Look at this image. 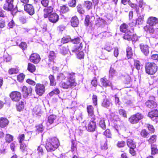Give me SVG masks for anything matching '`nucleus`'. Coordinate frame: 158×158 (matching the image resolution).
<instances>
[{
  "mask_svg": "<svg viewBox=\"0 0 158 158\" xmlns=\"http://www.w3.org/2000/svg\"><path fill=\"white\" fill-rule=\"evenodd\" d=\"M57 77L59 78L66 80L65 82H61L60 84V87L64 89L73 88L76 85L75 73H65L64 74H60Z\"/></svg>",
  "mask_w": 158,
  "mask_h": 158,
  "instance_id": "1",
  "label": "nucleus"
},
{
  "mask_svg": "<svg viewBox=\"0 0 158 158\" xmlns=\"http://www.w3.org/2000/svg\"><path fill=\"white\" fill-rule=\"evenodd\" d=\"M147 23L150 26H145L144 30L150 33L154 38H158V19L154 17H150L148 18Z\"/></svg>",
  "mask_w": 158,
  "mask_h": 158,
  "instance_id": "2",
  "label": "nucleus"
},
{
  "mask_svg": "<svg viewBox=\"0 0 158 158\" xmlns=\"http://www.w3.org/2000/svg\"><path fill=\"white\" fill-rule=\"evenodd\" d=\"M59 144L58 139L56 138H53L47 140L45 148L48 152H53L58 147Z\"/></svg>",
  "mask_w": 158,
  "mask_h": 158,
  "instance_id": "3",
  "label": "nucleus"
},
{
  "mask_svg": "<svg viewBox=\"0 0 158 158\" xmlns=\"http://www.w3.org/2000/svg\"><path fill=\"white\" fill-rule=\"evenodd\" d=\"M157 70V67L154 63H148L145 66L146 72L148 74L153 75L155 74Z\"/></svg>",
  "mask_w": 158,
  "mask_h": 158,
  "instance_id": "4",
  "label": "nucleus"
},
{
  "mask_svg": "<svg viewBox=\"0 0 158 158\" xmlns=\"http://www.w3.org/2000/svg\"><path fill=\"white\" fill-rule=\"evenodd\" d=\"M143 116L141 113H138L131 115L129 118L130 123L133 124L137 123L139 120L143 119Z\"/></svg>",
  "mask_w": 158,
  "mask_h": 158,
  "instance_id": "5",
  "label": "nucleus"
},
{
  "mask_svg": "<svg viewBox=\"0 0 158 158\" xmlns=\"http://www.w3.org/2000/svg\"><path fill=\"white\" fill-rule=\"evenodd\" d=\"M59 122L58 118L56 115L52 114L48 117L47 124H52L53 126H56Z\"/></svg>",
  "mask_w": 158,
  "mask_h": 158,
  "instance_id": "6",
  "label": "nucleus"
},
{
  "mask_svg": "<svg viewBox=\"0 0 158 158\" xmlns=\"http://www.w3.org/2000/svg\"><path fill=\"white\" fill-rule=\"evenodd\" d=\"M95 119L91 118V120L89 122L87 126H86L87 130L89 131L93 132L96 128V124L95 121Z\"/></svg>",
  "mask_w": 158,
  "mask_h": 158,
  "instance_id": "7",
  "label": "nucleus"
},
{
  "mask_svg": "<svg viewBox=\"0 0 158 158\" xmlns=\"http://www.w3.org/2000/svg\"><path fill=\"white\" fill-rule=\"evenodd\" d=\"M14 0H6L3 6V9L6 10L11 11L14 8L13 3Z\"/></svg>",
  "mask_w": 158,
  "mask_h": 158,
  "instance_id": "8",
  "label": "nucleus"
},
{
  "mask_svg": "<svg viewBox=\"0 0 158 158\" xmlns=\"http://www.w3.org/2000/svg\"><path fill=\"white\" fill-rule=\"evenodd\" d=\"M45 90L44 85L40 84H37L35 87V91L36 93L40 96L44 93Z\"/></svg>",
  "mask_w": 158,
  "mask_h": 158,
  "instance_id": "9",
  "label": "nucleus"
},
{
  "mask_svg": "<svg viewBox=\"0 0 158 158\" xmlns=\"http://www.w3.org/2000/svg\"><path fill=\"white\" fill-rule=\"evenodd\" d=\"M21 95L20 92L14 91L10 94V97L13 101L18 102L21 99Z\"/></svg>",
  "mask_w": 158,
  "mask_h": 158,
  "instance_id": "10",
  "label": "nucleus"
},
{
  "mask_svg": "<svg viewBox=\"0 0 158 158\" xmlns=\"http://www.w3.org/2000/svg\"><path fill=\"white\" fill-rule=\"evenodd\" d=\"M24 10L29 15H32L35 13L33 6L31 4H27L24 6Z\"/></svg>",
  "mask_w": 158,
  "mask_h": 158,
  "instance_id": "11",
  "label": "nucleus"
},
{
  "mask_svg": "<svg viewBox=\"0 0 158 158\" xmlns=\"http://www.w3.org/2000/svg\"><path fill=\"white\" fill-rule=\"evenodd\" d=\"M30 60L35 64L38 63L40 60V56L37 53H34L32 54L30 58Z\"/></svg>",
  "mask_w": 158,
  "mask_h": 158,
  "instance_id": "12",
  "label": "nucleus"
},
{
  "mask_svg": "<svg viewBox=\"0 0 158 158\" xmlns=\"http://www.w3.org/2000/svg\"><path fill=\"white\" fill-rule=\"evenodd\" d=\"M143 11V8L140 9L139 10V13L137 14L138 15V18L136 19V23H138V25H140L142 24L143 22V20L144 17L145 15L144 14L142 13Z\"/></svg>",
  "mask_w": 158,
  "mask_h": 158,
  "instance_id": "13",
  "label": "nucleus"
},
{
  "mask_svg": "<svg viewBox=\"0 0 158 158\" xmlns=\"http://www.w3.org/2000/svg\"><path fill=\"white\" fill-rule=\"evenodd\" d=\"M22 92L23 96L25 97H27L31 93L32 89L31 87H27L25 86H23Z\"/></svg>",
  "mask_w": 158,
  "mask_h": 158,
  "instance_id": "14",
  "label": "nucleus"
},
{
  "mask_svg": "<svg viewBox=\"0 0 158 158\" xmlns=\"http://www.w3.org/2000/svg\"><path fill=\"white\" fill-rule=\"evenodd\" d=\"M48 19L50 22L55 23L58 20L59 16L56 13H53L49 15Z\"/></svg>",
  "mask_w": 158,
  "mask_h": 158,
  "instance_id": "15",
  "label": "nucleus"
},
{
  "mask_svg": "<svg viewBox=\"0 0 158 158\" xmlns=\"http://www.w3.org/2000/svg\"><path fill=\"white\" fill-rule=\"evenodd\" d=\"M53 8L52 6H49L45 8L44 10V16L45 18L48 17L53 11Z\"/></svg>",
  "mask_w": 158,
  "mask_h": 158,
  "instance_id": "16",
  "label": "nucleus"
},
{
  "mask_svg": "<svg viewBox=\"0 0 158 158\" xmlns=\"http://www.w3.org/2000/svg\"><path fill=\"white\" fill-rule=\"evenodd\" d=\"M100 82L102 85L104 87H107L110 86L112 89V84L106 78L104 77L100 79Z\"/></svg>",
  "mask_w": 158,
  "mask_h": 158,
  "instance_id": "17",
  "label": "nucleus"
},
{
  "mask_svg": "<svg viewBox=\"0 0 158 158\" xmlns=\"http://www.w3.org/2000/svg\"><path fill=\"white\" fill-rule=\"evenodd\" d=\"M140 47L142 52L146 56L148 55L149 53L148 46L147 45L141 44Z\"/></svg>",
  "mask_w": 158,
  "mask_h": 158,
  "instance_id": "18",
  "label": "nucleus"
},
{
  "mask_svg": "<svg viewBox=\"0 0 158 158\" xmlns=\"http://www.w3.org/2000/svg\"><path fill=\"white\" fill-rule=\"evenodd\" d=\"M146 106L149 108H155L157 106L156 103L153 100H148L145 103Z\"/></svg>",
  "mask_w": 158,
  "mask_h": 158,
  "instance_id": "19",
  "label": "nucleus"
},
{
  "mask_svg": "<svg viewBox=\"0 0 158 158\" xmlns=\"http://www.w3.org/2000/svg\"><path fill=\"white\" fill-rule=\"evenodd\" d=\"M8 120L6 118L2 117L0 118V127H6L8 125Z\"/></svg>",
  "mask_w": 158,
  "mask_h": 158,
  "instance_id": "20",
  "label": "nucleus"
},
{
  "mask_svg": "<svg viewBox=\"0 0 158 158\" xmlns=\"http://www.w3.org/2000/svg\"><path fill=\"white\" fill-rule=\"evenodd\" d=\"M127 143L128 147L130 148H136L135 142L131 139H127Z\"/></svg>",
  "mask_w": 158,
  "mask_h": 158,
  "instance_id": "21",
  "label": "nucleus"
},
{
  "mask_svg": "<svg viewBox=\"0 0 158 158\" xmlns=\"http://www.w3.org/2000/svg\"><path fill=\"white\" fill-rule=\"evenodd\" d=\"M99 126L103 130L106 129V125L105 122V119L103 118H101L99 119Z\"/></svg>",
  "mask_w": 158,
  "mask_h": 158,
  "instance_id": "22",
  "label": "nucleus"
},
{
  "mask_svg": "<svg viewBox=\"0 0 158 158\" xmlns=\"http://www.w3.org/2000/svg\"><path fill=\"white\" fill-rule=\"evenodd\" d=\"M71 26L74 27H77L79 23V21L77 18L76 16L72 18L71 20Z\"/></svg>",
  "mask_w": 158,
  "mask_h": 158,
  "instance_id": "23",
  "label": "nucleus"
},
{
  "mask_svg": "<svg viewBox=\"0 0 158 158\" xmlns=\"http://www.w3.org/2000/svg\"><path fill=\"white\" fill-rule=\"evenodd\" d=\"M106 21L104 20L100 17L97 18L95 21V24L98 26H101L102 25H104Z\"/></svg>",
  "mask_w": 158,
  "mask_h": 158,
  "instance_id": "24",
  "label": "nucleus"
},
{
  "mask_svg": "<svg viewBox=\"0 0 158 158\" xmlns=\"http://www.w3.org/2000/svg\"><path fill=\"white\" fill-rule=\"evenodd\" d=\"M87 109L89 115L90 116L91 118H94V108L91 105L88 106Z\"/></svg>",
  "mask_w": 158,
  "mask_h": 158,
  "instance_id": "25",
  "label": "nucleus"
},
{
  "mask_svg": "<svg viewBox=\"0 0 158 158\" xmlns=\"http://www.w3.org/2000/svg\"><path fill=\"white\" fill-rule=\"evenodd\" d=\"M151 154L152 155H154L158 152V149H157V146L155 144H152L151 145Z\"/></svg>",
  "mask_w": 158,
  "mask_h": 158,
  "instance_id": "26",
  "label": "nucleus"
},
{
  "mask_svg": "<svg viewBox=\"0 0 158 158\" xmlns=\"http://www.w3.org/2000/svg\"><path fill=\"white\" fill-rule=\"evenodd\" d=\"M148 116L150 118L158 117V110H154L151 111L149 112Z\"/></svg>",
  "mask_w": 158,
  "mask_h": 158,
  "instance_id": "27",
  "label": "nucleus"
},
{
  "mask_svg": "<svg viewBox=\"0 0 158 158\" xmlns=\"http://www.w3.org/2000/svg\"><path fill=\"white\" fill-rule=\"evenodd\" d=\"M125 33L123 36L124 39L129 41L131 40L132 33L130 31H127Z\"/></svg>",
  "mask_w": 158,
  "mask_h": 158,
  "instance_id": "28",
  "label": "nucleus"
},
{
  "mask_svg": "<svg viewBox=\"0 0 158 158\" xmlns=\"http://www.w3.org/2000/svg\"><path fill=\"white\" fill-rule=\"evenodd\" d=\"M112 105L111 102L107 99H104L102 103V106L106 108H109Z\"/></svg>",
  "mask_w": 158,
  "mask_h": 158,
  "instance_id": "29",
  "label": "nucleus"
},
{
  "mask_svg": "<svg viewBox=\"0 0 158 158\" xmlns=\"http://www.w3.org/2000/svg\"><path fill=\"white\" fill-rule=\"evenodd\" d=\"M105 30H102V31H103L99 34L98 35V36L101 39H103L105 38L106 35H107V34L108 33V32H107V27H106V26H105Z\"/></svg>",
  "mask_w": 158,
  "mask_h": 158,
  "instance_id": "30",
  "label": "nucleus"
},
{
  "mask_svg": "<svg viewBox=\"0 0 158 158\" xmlns=\"http://www.w3.org/2000/svg\"><path fill=\"white\" fill-rule=\"evenodd\" d=\"M126 52L127 58H131L133 54L131 48L129 47H127L126 49Z\"/></svg>",
  "mask_w": 158,
  "mask_h": 158,
  "instance_id": "31",
  "label": "nucleus"
},
{
  "mask_svg": "<svg viewBox=\"0 0 158 158\" xmlns=\"http://www.w3.org/2000/svg\"><path fill=\"white\" fill-rule=\"evenodd\" d=\"M68 48V46H61L60 48L61 53L63 55L67 54L69 50Z\"/></svg>",
  "mask_w": 158,
  "mask_h": 158,
  "instance_id": "32",
  "label": "nucleus"
},
{
  "mask_svg": "<svg viewBox=\"0 0 158 158\" xmlns=\"http://www.w3.org/2000/svg\"><path fill=\"white\" fill-rule=\"evenodd\" d=\"M117 75V73L113 68L111 67L109 71V77L112 78L113 77Z\"/></svg>",
  "mask_w": 158,
  "mask_h": 158,
  "instance_id": "33",
  "label": "nucleus"
},
{
  "mask_svg": "<svg viewBox=\"0 0 158 158\" xmlns=\"http://www.w3.org/2000/svg\"><path fill=\"white\" fill-rule=\"evenodd\" d=\"M49 78L50 81V85L51 86L55 85L56 82L54 76L52 75H50L49 76Z\"/></svg>",
  "mask_w": 158,
  "mask_h": 158,
  "instance_id": "34",
  "label": "nucleus"
},
{
  "mask_svg": "<svg viewBox=\"0 0 158 158\" xmlns=\"http://www.w3.org/2000/svg\"><path fill=\"white\" fill-rule=\"evenodd\" d=\"M128 27L125 23H123L120 26V30L121 32H126L127 31V28Z\"/></svg>",
  "mask_w": 158,
  "mask_h": 158,
  "instance_id": "35",
  "label": "nucleus"
},
{
  "mask_svg": "<svg viewBox=\"0 0 158 158\" xmlns=\"http://www.w3.org/2000/svg\"><path fill=\"white\" fill-rule=\"evenodd\" d=\"M28 70L31 73H33L34 72L35 70V65L30 63H29L28 64Z\"/></svg>",
  "mask_w": 158,
  "mask_h": 158,
  "instance_id": "36",
  "label": "nucleus"
},
{
  "mask_svg": "<svg viewBox=\"0 0 158 158\" xmlns=\"http://www.w3.org/2000/svg\"><path fill=\"white\" fill-rule=\"evenodd\" d=\"M20 149L22 152L25 153L27 151V147L25 144L21 143H20Z\"/></svg>",
  "mask_w": 158,
  "mask_h": 158,
  "instance_id": "37",
  "label": "nucleus"
},
{
  "mask_svg": "<svg viewBox=\"0 0 158 158\" xmlns=\"http://www.w3.org/2000/svg\"><path fill=\"white\" fill-rule=\"evenodd\" d=\"M84 6L88 10H89L92 7V3L89 1L85 2Z\"/></svg>",
  "mask_w": 158,
  "mask_h": 158,
  "instance_id": "38",
  "label": "nucleus"
},
{
  "mask_svg": "<svg viewBox=\"0 0 158 158\" xmlns=\"http://www.w3.org/2000/svg\"><path fill=\"white\" fill-rule=\"evenodd\" d=\"M13 136L9 134H7L5 137V140L6 142L10 143L13 140Z\"/></svg>",
  "mask_w": 158,
  "mask_h": 158,
  "instance_id": "39",
  "label": "nucleus"
},
{
  "mask_svg": "<svg viewBox=\"0 0 158 158\" xmlns=\"http://www.w3.org/2000/svg\"><path fill=\"white\" fill-rule=\"evenodd\" d=\"M60 11L63 13H65L67 12L69 10L68 7L66 5H64L60 6Z\"/></svg>",
  "mask_w": 158,
  "mask_h": 158,
  "instance_id": "40",
  "label": "nucleus"
},
{
  "mask_svg": "<svg viewBox=\"0 0 158 158\" xmlns=\"http://www.w3.org/2000/svg\"><path fill=\"white\" fill-rule=\"evenodd\" d=\"M140 135L142 137L144 138L147 137L149 136V133L145 129L142 130L140 133Z\"/></svg>",
  "mask_w": 158,
  "mask_h": 158,
  "instance_id": "41",
  "label": "nucleus"
},
{
  "mask_svg": "<svg viewBox=\"0 0 158 158\" xmlns=\"http://www.w3.org/2000/svg\"><path fill=\"white\" fill-rule=\"evenodd\" d=\"M19 71L16 68H11L8 70V73L10 74H13L17 73Z\"/></svg>",
  "mask_w": 158,
  "mask_h": 158,
  "instance_id": "42",
  "label": "nucleus"
},
{
  "mask_svg": "<svg viewBox=\"0 0 158 158\" xmlns=\"http://www.w3.org/2000/svg\"><path fill=\"white\" fill-rule=\"evenodd\" d=\"M60 92V91L59 89L57 88H56L54 89L52 91L50 92L49 93V95L50 96H52L54 94H59Z\"/></svg>",
  "mask_w": 158,
  "mask_h": 158,
  "instance_id": "43",
  "label": "nucleus"
},
{
  "mask_svg": "<svg viewBox=\"0 0 158 158\" xmlns=\"http://www.w3.org/2000/svg\"><path fill=\"white\" fill-rule=\"evenodd\" d=\"M77 11L80 14H83L85 13V10L82 7L81 4H79L77 6Z\"/></svg>",
  "mask_w": 158,
  "mask_h": 158,
  "instance_id": "44",
  "label": "nucleus"
},
{
  "mask_svg": "<svg viewBox=\"0 0 158 158\" xmlns=\"http://www.w3.org/2000/svg\"><path fill=\"white\" fill-rule=\"evenodd\" d=\"M49 60L50 61L53 60L55 57V56L54 52L53 51H51L50 52L48 56Z\"/></svg>",
  "mask_w": 158,
  "mask_h": 158,
  "instance_id": "45",
  "label": "nucleus"
},
{
  "mask_svg": "<svg viewBox=\"0 0 158 158\" xmlns=\"http://www.w3.org/2000/svg\"><path fill=\"white\" fill-rule=\"evenodd\" d=\"M156 52L153 51L151 52L152 55L151 58L152 59L155 60H158V54L156 53Z\"/></svg>",
  "mask_w": 158,
  "mask_h": 158,
  "instance_id": "46",
  "label": "nucleus"
},
{
  "mask_svg": "<svg viewBox=\"0 0 158 158\" xmlns=\"http://www.w3.org/2000/svg\"><path fill=\"white\" fill-rule=\"evenodd\" d=\"M134 65L137 70H139L140 69V63L139 60H135Z\"/></svg>",
  "mask_w": 158,
  "mask_h": 158,
  "instance_id": "47",
  "label": "nucleus"
},
{
  "mask_svg": "<svg viewBox=\"0 0 158 158\" xmlns=\"http://www.w3.org/2000/svg\"><path fill=\"white\" fill-rule=\"evenodd\" d=\"M146 126L147 127L148 130L152 133H154L155 129L153 126L149 124H146Z\"/></svg>",
  "mask_w": 158,
  "mask_h": 158,
  "instance_id": "48",
  "label": "nucleus"
},
{
  "mask_svg": "<svg viewBox=\"0 0 158 158\" xmlns=\"http://www.w3.org/2000/svg\"><path fill=\"white\" fill-rule=\"evenodd\" d=\"M156 136L155 135L152 136L148 140L149 143L152 144V143L155 142L156 141Z\"/></svg>",
  "mask_w": 158,
  "mask_h": 158,
  "instance_id": "49",
  "label": "nucleus"
},
{
  "mask_svg": "<svg viewBox=\"0 0 158 158\" xmlns=\"http://www.w3.org/2000/svg\"><path fill=\"white\" fill-rule=\"evenodd\" d=\"M119 114L122 116L124 117H127L126 112L125 110L123 109H120L119 110Z\"/></svg>",
  "mask_w": 158,
  "mask_h": 158,
  "instance_id": "50",
  "label": "nucleus"
},
{
  "mask_svg": "<svg viewBox=\"0 0 158 158\" xmlns=\"http://www.w3.org/2000/svg\"><path fill=\"white\" fill-rule=\"evenodd\" d=\"M36 127V131L38 132H42L43 131L44 127L42 124L37 126Z\"/></svg>",
  "mask_w": 158,
  "mask_h": 158,
  "instance_id": "51",
  "label": "nucleus"
},
{
  "mask_svg": "<svg viewBox=\"0 0 158 158\" xmlns=\"http://www.w3.org/2000/svg\"><path fill=\"white\" fill-rule=\"evenodd\" d=\"M76 0H70L69 2V6L71 7H74L76 5Z\"/></svg>",
  "mask_w": 158,
  "mask_h": 158,
  "instance_id": "52",
  "label": "nucleus"
},
{
  "mask_svg": "<svg viewBox=\"0 0 158 158\" xmlns=\"http://www.w3.org/2000/svg\"><path fill=\"white\" fill-rule=\"evenodd\" d=\"M104 135L106 137L110 138L111 137V134L109 129H106L103 133Z\"/></svg>",
  "mask_w": 158,
  "mask_h": 158,
  "instance_id": "53",
  "label": "nucleus"
},
{
  "mask_svg": "<svg viewBox=\"0 0 158 158\" xmlns=\"http://www.w3.org/2000/svg\"><path fill=\"white\" fill-rule=\"evenodd\" d=\"M17 109L18 111H20L24 108L23 103L21 102V104H18L16 105Z\"/></svg>",
  "mask_w": 158,
  "mask_h": 158,
  "instance_id": "54",
  "label": "nucleus"
},
{
  "mask_svg": "<svg viewBox=\"0 0 158 158\" xmlns=\"http://www.w3.org/2000/svg\"><path fill=\"white\" fill-rule=\"evenodd\" d=\"M25 77V75L23 73L20 74L17 76V80L19 82H21L23 81Z\"/></svg>",
  "mask_w": 158,
  "mask_h": 158,
  "instance_id": "55",
  "label": "nucleus"
},
{
  "mask_svg": "<svg viewBox=\"0 0 158 158\" xmlns=\"http://www.w3.org/2000/svg\"><path fill=\"white\" fill-rule=\"evenodd\" d=\"M131 6L132 7L134 8L137 14H139V10H140V9L139 8V7L136 4H132L131 5Z\"/></svg>",
  "mask_w": 158,
  "mask_h": 158,
  "instance_id": "56",
  "label": "nucleus"
},
{
  "mask_svg": "<svg viewBox=\"0 0 158 158\" xmlns=\"http://www.w3.org/2000/svg\"><path fill=\"white\" fill-rule=\"evenodd\" d=\"M41 2L43 6L46 7L48 6L49 1V0H42Z\"/></svg>",
  "mask_w": 158,
  "mask_h": 158,
  "instance_id": "57",
  "label": "nucleus"
},
{
  "mask_svg": "<svg viewBox=\"0 0 158 158\" xmlns=\"http://www.w3.org/2000/svg\"><path fill=\"white\" fill-rule=\"evenodd\" d=\"M24 134H21L19 135L18 139L20 143H23L22 142L24 140Z\"/></svg>",
  "mask_w": 158,
  "mask_h": 158,
  "instance_id": "58",
  "label": "nucleus"
},
{
  "mask_svg": "<svg viewBox=\"0 0 158 158\" xmlns=\"http://www.w3.org/2000/svg\"><path fill=\"white\" fill-rule=\"evenodd\" d=\"M125 142L123 141H118L117 144V146L119 148L123 147L125 145Z\"/></svg>",
  "mask_w": 158,
  "mask_h": 158,
  "instance_id": "59",
  "label": "nucleus"
},
{
  "mask_svg": "<svg viewBox=\"0 0 158 158\" xmlns=\"http://www.w3.org/2000/svg\"><path fill=\"white\" fill-rule=\"evenodd\" d=\"M41 29L40 30V31H41L42 32H44L47 30V25L46 24H44L42 25L40 27Z\"/></svg>",
  "mask_w": 158,
  "mask_h": 158,
  "instance_id": "60",
  "label": "nucleus"
},
{
  "mask_svg": "<svg viewBox=\"0 0 158 158\" xmlns=\"http://www.w3.org/2000/svg\"><path fill=\"white\" fill-rule=\"evenodd\" d=\"M19 47L23 50L25 49L27 47V44L25 42H21L19 45Z\"/></svg>",
  "mask_w": 158,
  "mask_h": 158,
  "instance_id": "61",
  "label": "nucleus"
},
{
  "mask_svg": "<svg viewBox=\"0 0 158 158\" xmlns=\"http://www.w3.org/2000/svg\"><path fill=\"white\" fill-rule=\"evenodd\" d=\"M85 24L87 25L88 26L89 24V22H91L90 20V17L89 15H87L86 16V18L85 19Z\"/></svg>",
  "mask_w": 158,
  "mask_h": 158,
  "instance_id": "62",
  "label": "nucleus"
},
{
  "mask_svg": "<svg viewBox=\"0 0 158 158\" xmlns=\"http://www.w3.org/2000/svg\"><path fill=\"white\" fill-rule=\"evenodd\" d=\"M77 57L79 59H81L83 58L84 56V53L83 51L79 52L77 55Z\"/></svg>",
  "mask_w": 158,
  "mask_h": 158,
  "instance_id": "63",
  "label": "nucleus"
},
{
  "mask_svg": "<svg viewBox=\"0 0 158 158\" xmlns=\"http://www.w3.org/2000/svg\"><path fill=\"white\" fill-rule=\"evenodd\" d=\"M4 60L6 62H9L11 60V56L9 55H4Z\"/></svg>",
  "mask_w": 158,
  "mask_h": 158,
  "instance_id": "64",
  "label": "nucleus"
}]
</instances>
